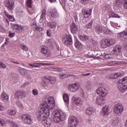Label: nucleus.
Listing matches in <instances>:
<instances>
[{
	"label": "nucleus",
	"instance_id": "nucleus-1",
	"mask_svg": "<svg viewBox=\"0 0 127 127\" xmlns=\"http://www.w3.org/2000/svg\"><path fill=\"white\" fill-rule=\"evenodd\" d=\"M54 107H55V103H52L50 100H49L48 102L44 101L40 106V111L36 113L39 121L45 122V127H49L52 124V120L48 118L50 115L49 110H53Z\"/></svg>",
	"mask_w": 127,
	"mask_h": 127
},
{
	"label": "nucleus",
	"instance_id": "nucleus-2",
	"mask_svg": "<svg viewBox=\"0 0 127 127\" xmlns=\"http://www.w3.org/2000/svg\"><path fill=\"white\" fill-rule=\"evenodd\" d=\"M96 93L100 97H97L96 98V102L99 106H104L105 104V99L103 98H106L108 94V91L104 87H100L96 90Z\"/></svg>",
	"mask_w": 127,
	"mask_h": 127
},
{
	"label": "nucleus",
	"instance_id": "nucleus-3",
	"mask_svg": "<svg viewBox=\"0 0 127 127\" xmlns=\"http://www.w3.org/2000/svg\"><path fill=\"white\" fill-rule=\"evenodd\" d=\"M118 87L119 91L124 93L125 91L127 90V77L120 80L118 83Z\"/></svg>",
	"mask_w": 127,
	"mask_h": 127
},
{
	"label": "nucleus",
	"instance_id": "nucleus-4",
	"mask_svg": "<svg viewBox=\"0 0 127 127\" xmlns=\"http://www.w3.org/2000/svg\"><path fill=\"white\" fill-rule=\"evenodd\" d=\"M54 113V117L53 118V121L54 122H55V123L59 124L60 121H64V120L65 119V117H64V116H62V115H61V113L59 112H55Z\"/></svg>",
	"mask_w": 127,
	"mask_h": 127
},
{
	"label": "nucleus",
	"instance_id": "nucleus-5",
	"mask_svg": "<svg viewBox=\"0 0 127 127\" xmlns=\"http://www.w3.org/2000/svg\"><path fill=\"white\" fill-rule=\"evenodd\" d=\"M124 111V106L121 103H118L115 105L114 107V113L115 115H121L122 112Z\"/></svg>",
	"mask_w": 127,
	"mask_h": 127
},
{
	"label": "nucleus",
	"instance_id": "nucleus-6",
	"mask_svg": "<svg viewBox=\"0 0 127 127\" xmlns=\"http://www.w3.org/2000/svg\"><path fill=\"white\" fill-rule=\"evenodd\" d=\"M63 42L65 45H72L73 41L72 40V36L71 35H65L63 37Z\"/></svg>",
	"mask_w": 127,
	"mask_h": 127
},
{
	"label": "nucleus",
	"instance_id": "nucleus-7",
	"mask_svg": "<svg viewBox=\"0 0 127 127\" xmlns=\"http://www.w3.org/2000/svg\"><path fill=\"white\" fill-rule=\"evenodd\" d=\"M10 25H11L12 29L15 30L16 32H17V33L20 34L22 32H24V27L22 26L16 24H12L11 23H10Z\"/></svg>",
	"mask_w": 127,
	"mask_h": 127
},
{
	"label": "nucleus",
	"instance_id": "nucleus-8",
	"mask_svg": "<svg viewBox=\"0 0 127 127\" xmlns=\"http://www.w3.org/2000/svg\"><path fill=\"white\" fill-rule=\"evenodd\" d=\"M78 120L74 116L70 117L68 118L69 127H76L78 125Z\"/></svg>",
	"mask_w": 127,
	"mask_h": 127
},
{
	"label": "nucleus",
	"instance_id": "nucleus-9",
	"mask_svg": "<svg viewBox=\"0 0 127 127\" xmlns=\"http://www.w3.org/2000/svg\"><path fill=\"white\" fill-rule=\"evenodd\" d=\"M22 120L27 125H31L32 124L31 117L27 114L23 115L22 116Z\"/></svg>",
	"mask_w": 127,
	"mask_h": 127
},
{
	"label": "nucleus",
	"instance_id": "nucleus-10",
	"mask_svg": "<svg viewBox=\"0 0 127 127\" xmlns=\"http://www.w3.org/2000/svg\"><path fill=\"white\" fill-rule=\"evenodd\" d=\"M117 37L122 40H127V31H123L117 35Z\"/></svg>",
	"mask_w": 127,
	"mask_h": 127
},
{
	"label": "nucleus",
	"instance_id": "nucleus-11",
	"mask_svg": "<svg viewBox=\"0 0 127 127\" xmlns=\"http://www.w3.org/2000/svg\"><path fill=\"white\" fill-rule=\"evenodd\" d=\"M82 14L84 15V17L85 18H88L90 15H91V13H92V9H89L87 10L86 8L83 9L82 10Z\"/></svg>",
	"mask_w": 127,
	"mask_h": 127
},
{
	"label": "nucleus",
	"instance_id": "nucleus-12",
	"mask_svg": "<svg viewBox=\"0 0 127 127\" xmlns=\"http://www.w3.org/2000/svg\"><path fill=\"white\" fill-rule=\"evenodd\" d=\"M122 46L120 45H116L113 48V51H114V52H115V53H118L116 55L117 57L120 56V53H121V50H122Z\"/></svg>",
	"mask_w": 127,
	"mask_h": 127
},
{
	"label": "nucleus",
	"instance_id": "nucleus-13",
	"mask_svg": "<svg viewBox=\"0 0 127 127\" xmlns=\"http://www.w3.org/2000/svg\"><path fill=\"white\" fill-rule=\"evenodd\" d=\"M78 89H79V85L77 83H74L72 85L70 84L68 87V89L70 92H76Z\"/></svg>",
	"mask_w": 127,
	"mask_h": 127
},
{
	"label": "nucleus",
	"instance_id": "nucleus-14",
	"mask_svg": "<svg viewBox=\"0 0 127 127\" xmlns=\"http://www.w3.org/2000/svg\"><path fill=\"white\" fill-rule=\"evenodd\" d=\"M24 91L18 90L15 93V97L16 99H21L24 96Z\"/></svg>",
	"mask_w": 127,
	"mask_h": 127
},
{
	"label": "nucleus",
	"instance_id": "nucleus-15",
	"mask_svg": "<svg viewBox=\"0 0 127 127\" xmlns=\"http://www.w3.org/2000/svg\"><path fill=\"white\" fill-rule=\"evenodd\" d=\"M72 100L73 102L75 103L76 106H79L83 104V102L81 101V98L79 97H75L74 96H73L72 98Z\"/></svg>",
	"mask_w": 127,
	"mask_h": 127
},
{
	"label": "nucleus",
	"instance_id": "nucleus-16",
	"mask_svg": "<svg viewBox=\"0 0 127 127\" xmlns=\"http://www.w3.org/2000/svg\"><path fill=\"white\" fill-rule=\"evenodd\" d=\"M5 5L8 7V8H9L10 10H12V9H13V5H14V3L10 2L9 0H6L5 1Z\"/></svg>",
	"mask_w": 127,
	"mask_h": 127
},
{
	"label": "nucleus",
	"instance_id": "nucleus-17",
	"mask_svg": "<svg viewBox=\"0 0 127 127\" xmlns=\"http://www.w3.org/2000/svg\"><path fill=\"white\" fill-rule=\"evenodd\" d=\"M70 30L73 34L78 32V27L74 22H73L71 25Z\"/></svg>",
	"mask_w": 127,
	"mask_h": 127
},
{
	"label": "nucleus",
	"instance_id": "nucleus-18",
	"mask_svg": "<svg viewBox=\"0 0 127 127\" xmlns=\"http://www.w3.org/2000/svg\"><path fill=\"white\" fill-rule=\"evenodd\" d=\"M125 73L124 72H122L121 73H113L111 76H110V78L111 79H117L118 77H120V76H124Z\"/></svg>",
	"mask_w": 127,
	"mask_h": 127
},
{
	"label": "nucleus",
	"instance_id": "nucleus-19",
	"mask_svg": "<svg viewBox=\"0 0 127 127\" xmlns=\"http://www.w3.org/2000/svg\"><path fill=\"white\" fill-rule=\"evenodd\" d=\"M100 44L102 48H107V47H109V45L108 44V39H103L100 43Z\"/></svg>",
	"mask_w": 127,
	"mask_h": 127
},
{
	"label": "nucleus",
	"instance_id": "nucleus-20",
	"mask_svg": "<svg viewBox=\"0 0 127 127\" xmlns=\"http://www.w3.org/2000/svg\"><path fill=\"white\" fill-rule=\"evenodd\" d=\"M41 84L43 87L48 86V84H49V79H48V78L47 77H44L43 78Z\"/></svg>",
	"mask_w": 127,
	"mask_h": 127
},
{
	"label": "nucleus",
	"instance_id": "nucleus-21",
	"mask_svg": "<svg viewBox=\"0 0 127 127\" xmlns=\"http://www.w3.org/2000/svg\"><path fill=\"white\" fill-rule=\"evenodd\" d=\"M102 115H103V117L109 115V107L107 105L103 108Z\"/></svg>",
	"mask_w": 127,
	"mask_h": 127
},
{
	"label": "nucleus",
	"instance_id": "nucleus-22",
	"mask_svg": "<svg viewBox=\"0 0 127 127\" xmlns=\"http://www.w3.org/2000/svg\"><path fill=\"white\" fill-rule=\"evenodd\" d=\"M41 52L46 56V57H48L49 55H50V51L48 50L47 49H45V48H42L41 50Z\"/></svg>",
	"mask_w": 127,
	"mask_h": 127
},
{
	"label": "nucleus",
	"instance_id": "nucleus-23",
	"mask_svg": "<svg viewBox=\"0 0 127 127\" xmlns=\"http://www.w3.org/2000/svg\"><path fill=\"white\" fill-rule=\"evenodd\" d=\"M50 14L52 17H54L55 18L59 16V14H58L57 10L56 9H54L52 11H51Z\"/></svg>",
	"mask_w": 127,
	"mask_h": 127
},
{
	"label": "nucleus",
	"instance_id": "nucleus-24",
	"mask_svg": "<svg viewBox=\"0 0 127 127\" xmlns=\"http://www.w3.org/2000/svg\"><path fill=\"white\" fill-rule=\"evenodd\" d=\"M32 26L34 27L35 30H37V31H42L44 30L43 28L36 25V23H33Z\"/></svg>",
	"mask_w": 127,
	"mask_h": 127
},
{
	"label": "nucleus",
	"instance_id": "nucleus-25",
	"mask_svg": "<svg viewBox=\"0 0 127 127\" xmlns=\"http://www.w3.org/2000/svg\"><path fill=\"white\" fill-rule=\"evenodd\" d=\"M109 17H115L116 18H121V16L120 15L115 13L112 11H110L109 13Z\"/></svg>",
	"mask_w": 127,
	"mask_h": 127
},
{
	"label": "nucleus",
	"instance_id": "nucleus-26",
	"mask_svg": "<svg viewBox=\"0 0 127 127\" xmlns=\"http://www.w3.org/2000/svg\"><path fill=\"white\" fill-rule=\"evenodd\" d=\"M82 45L83 44H82V43L80 42V41H79L78 39H76L75 40L74 46L76 48H81Z\"/></svg>",
	"mask_w": 127,
	"mask_h": 127
},
{
	"label": "nucleus",
	"instance_id": "nucleus-27",
	"mask_svg": "<svg viewBox=\"0 0 127 127\" xmlns=\"http://www.w3.org/2000/svg\"><path fill=\"white\" fill-rule=\"evenodd\" d=\"M18 71L22 76H26L27 75V71L24 68H20Z\"/></svg>",
	"mask_w": 127,
	"mask_h": 127
},
{
	"label": "nucleus",
	"instance_id": "nucleus-28",
	"mask_svg": "<svg viewBox=\"0 0 127 127\" xmlns=\"http://www.w3.org/2000/svg\"><path fill=\"white\" fill-rule=\"evenodd\" d=\"M93 113H94V109H93L92 108H88L86 110V114L88 116H90V115H92Z\"/></svg>",
	"mask_w": 127,
	"mask_h": 127
},
{
	"label": "nucleus",
	"instance_id": "nucleus-29",
	"mask_svg": "<svg viewBox=\"0 0 127 127\" xmlns=\"http://www.w3.org/2000/svg\"><path fill=\"white\" fill-rule=\"evenodd\" d=\"M63 99L64 102L67 104V105L69 104V96L67 94H64L63 95Z\"/></svg>",
	"mask_w": 127,
	"mask_h": 127
},
{
	"label": "nucleus",
	"instance_id": "nucleus-30",
	"mask_svg": "<svg viewBox=\"0 0 127 127\" xmlns=\"http://www.w3.org/2000/svg\"><path fill=\"white\" fill-rule=\"evenodd\" d=\"M107 42L108 46H111V45H114V44H116V40L114 39H107Z\"/></svg>",
	"mask_w": 127,
	"mask_h": 127
},
{
	"label": "nucleus",
	"instance_id": "nucleus-31",
	"mask_svg": "<svg viewBox=\"0 0 127 127\" xmlns=\"http://www.w3.org/2000/svg\"><path fill=\"white\" fill-rule=\"evenodd\" d=\"M122 3H123V1L122 0H116L115 5L117 7H121V6H122Z\"/></svg>",
	"mask_w": 127,
	"mask_h": 127
},
{
	"label": "nucleus",
	"instance_id": "nucleus-32",
	"mask_svg": "<svg viewBox=\"0 0 127 127\" xmlns=\"http://www.w3.org/2000/svg\"><path fill=\"white\" fill-rule=\"evenodd\" d=\"M7 123L9 124L13 127H18V125L15 123V122L10 121L9 120H7Z\"/></svg>",
	"mask_w": 127,
	"mask_h": 127
},
{
	"label": "nucleus",
	"instance_id": "nucleus-33",
	"mask_svg": "<svg viewBox=\"0 0 127 127\" xmlns=\"http://www.w3.org/2000/svg\"><path fill=\"white\" fill-rule=\"evenodd\" d=\"M48 26L50 28H56V22H51L48 23Z\"/></svg>",
	"mask_w": 127,
	"mask_h": 127
},
{
	"label": "nucleus",
	"instance_id": "nucleus-34",
	"mask_svg": "<svg viewBox=\"0 0 127 127\" xmlns=\"http://www.w3.org/2000/svg\"><path fill=\"white\" fill-rule=\"evenodd\" d=\"M59 1L64 9H65V8H66V2H67V0H59Z\"/></svg>",
	"mask_w": 127,
	"mask_h": 127
},
{
	"label": "nucleus",
	"instance_id": "nucleus-35",
	"mask_svg": "<svg viewBox=\"0 0 127 127\" xmlns=\"http://www.w3.org/2000/svg\"><path fill=\"white\" fill-rule=\"evenodd\" d=\"M2 98L5 101H8V96L4 92L1 93Z\"/></svg>",
	"mask_w": 127,
	"mask_h": 127
},
{
	"label": "nucleus",
	"instance_id": "nucleus-36",
	"mask_svg": "<svg viewBox=\"0 0 127 127\" xmlns=\"http://www.w3.org/2000/svg\"><path fill=\"white\" fill-rule=\"evenodd\" d=\"M95 29L98 34H101L102 33V31H103L102 27H101L100 26H97V27H96Z\"/></svg>",
	"mask_w": 127,
	"mask_h": 127
},
{
	"label": "nucleus",
	"instance_id": "nucleus-37",
	"mask_svg": "<svg viewBox=\"0 0 127 127\" xmlns=\"http://www.w3.org/2000/svg\"><path fill=\"white\" fill-rule=\"evenodd\" d=\"M48 80H49V84H54L56 82L55 77H48Z\"/></svg>",
	"mask_w": 127,
	"mask_h": 127
},
{
	"label": "nucleus",
	"instance_id": "nucleus-38",
	"mask_svg": "<svg viewBox=\"0 0 127 127\" xmlns=\"http://www.w3.org/2000/svg\"><path fill=\"white\" fill-rule=\"evenodd\" d=\"M79 38L80 40H82L83 41H86V40L89 39V37L88 36L83 35L79 36Z\"/></svg>",
	"mask_w": 127,
	"mask_h": 127
},
{
	"label": "nucleus",
	"instance_id": "nucleus-39",
	"mask_svg": "<svg viewBox=\"0 0 127 127\" xmlns=\"http://www.w3.org/2000/svg\"><path fill=\"white\" fill-rule=\"evenodd\" d=\"M45 15H46V10L44 9L42 12L40 19H45Z\"/></svg>",
	"mask_w": 127,
	"mask_h": 127
},
{
	"label": "nucleus",
	"instance_id": "nucleus-40",
	"mask_svg": "<svg viewBox=\"0 0 127 127\" xmlns=\"http://www.w3.org/2000/svg\"><path fill=\"white\" fill-rule=\"evenodd\" d=\"M29 65L31 66L32 68H40V64H29Z\"/></svg>",
	"mask_w": 127,
	"mask_h": 127
},
{
	"label": "nucleus",
	"instance_id": "nucleus-41",
	"mask_svg": "<svg viewBox=\"0 0 127 127\" xmlns=\"http://www.w3.org/2000/svg\"><path fill=\"white\" fill-rule=\"evenodd\" d=\"M15 114H16V111H15L10 110H8V115H9V116H14Z\"/></svg>",
	"mask_w": 127,
	"mask_h": 127
},
{
	"label": "nucleus",
	"instance_id": "nucleus-42",
	"mask_svg": "<svg viewBox=\"0 0 127 127\" xmlns=\"http://www.w3.org/2000/svg\"><path fill=\"white\" fill-rule=\"evenodd\" d=\"M103 58H105V59H110V58H112V55L111 54H104L103 55Z\"/></svg>",
	"mask_w": 127,
	"mask_h": 127
},
{
	"label": "nucleus",
	"instance_id": "nucleus-43",
	"mask_svg": "<svg viewBox=\"0 0 127 127\" xmlns=\"http://www.w3.org/2000/svg\"><path fill=\"white\" fill-rule=\"evenodd\" d=\"M117 64V62L112 61L107 64L108 66H115Z\"/></svg>",
	"mask_w": 127,
	"mask_h": 127
},
{
	"label": "nucleus",
	"instance_id": "nucleus-44",
	"mask_svg": "<svg viewBox=\"0 0 127 127\" xmlns=\"http://www.w3.org/2000/svg\"><path fill=\"white\" fill-rule=\"evenodd\" d=\"M32 0H27V5L28 6V7H32Z\"/></svg>",
	"mask_w": 127,
	"mask_h": 127
},
{
	"label": "nucleus",
	"instance_id": "nucleus-45",
	"mask_svg": "<svg viewBox=\"0 0 127 127\" xmlns=\"http://www.w3.org/2000/svg\"><path fill=\"white\" fill-rule=\"evenodd\" d=\"M86 88L88 90H90L91 88H92V86H91V82L88 81L86 83Z\"/></svg>",
	"mask_w": 127,
	"mask_h": 127
},
{
	"label": "nucleus",
	"instance_id": "nucleus-46",
	"mask_svg": "<svg viewBox=\"0 0 127 127\" xmlns=\"http://www.w3.org/2000/svg\"><path fill=\"white\" fill-rule=\"evenodd\" d=\"M21 47L23 50H25V51H27L28 50V48H27V47L25 45L21 44Z\"/></svg>",
	"mask_w": 127,
	"mask_h": 127
},
{
	"label": "nucleus",
	"instance_id": "nucleus-47",
	"mask_svg": "<svg viewBox=\"0 0 127 127\" xmlns=\"http://www.w3.org/2000/svg\"><path fill=\"white\" fill-rule=\"evenodd\" d=\"M91 41L93 46H97V45H98V42L97 41H96L94 39H92Z\"/></svg>",
	"mask_w": 127,
	"mask_h": 127
},
{
	"label": "nucleus",
	"instance_id": "nucleus-48",
	"mask_svg": "<svg viewBox=\"0 0 127 127\" xmlns=\"http://www.w3.org/2000/svg\"><path fill=\"white\" fill-rule=\"evenodd\" d=\"M7 17L9 19L10 21H14V17H13V16L9 15Z\"/></svg>",
	"mask_w": 127,
	"mask_h": 127
},
{
	"label": "nucleus",
	"instance_id": "nucleus-49",
	"mask_svg": "<svg viewBox=\"0 0 127 127\" xmlns=\"http://www.w3.org/2000/svg\"><path fill=\"white\" fill-rule=\"evenodd\" d=\"M92 24H93V22H89L88 24H87L86 25V28H91L92 27Z\"/></svg>",
	"mask_w": 127,
	"mask_h": 127
},
{
	"label": "nucleus",
	"instance_id": "nucleus-50",
	"mask_svg": "<svg viewBox=\"0 0 127 127\" xmlns=\"http://www.w3.org/2000/svg\"><path fill=\"white\" fill-rule=\"evenodd\" d=\"M0 124L1 125L2 127H3L4 125L5 124V122L4 120L2 119H0Z\"/></svg>",
	"mask_w": 127,
	"mask_h": 127
},
{
	"label": "nucleus",
	"instance_id": "nucleus-51",
	"mask_svg": "<svg viewBox=\"0 0 127 127\" xmlns=\"http://www.w3.org/2000/svg\"><path fill=\"white\" fill-rule=\"evenodd\" d=\"M0 67H2V68L5 69V68H6V65H5L3 63L0 62Z\"/></svg>",
	"mask_w": 127,
	"mask_h": 127
},
{
	"label": "nucleus",
	"instance_id": "nucleus-52",
	"mask_svg": "<svg viewBox=\"0 0 127 127\" xmlns=\"http://www.w3.org/2000/svg\"><path fill=\"white\" fill-rule=\"evenodd\" d=\"M33 94L34 95V96H37V95H38V91L36 89H33L32 90Z\"/></svg>",
	"mask_w": 127,
	"mask_h": 127
},
{
	"label": "nucleus",
	"instance_id": "nucleus-53",
	"mask_svg": "<svg viewBox=\"0 0 127 127\" xmlns=\"http://www.w3.org/2000/svg\"><path fill=\"white\" fill-rule=\"evenodd\" d=\"M89 2V0H81V3L83 4H87Z\"/></svg>",
	"mask_w": 127,
	"mask_h": 127
},
{
	"label": "nucleus",
	"instance_id": "nucleus-54",
	"mask_svg": "<svg viewBox=\"0 0 127 127\" xmlns=\"http://www.w3.org/2000/svg\"><path fill=\"white\" fill-rule=\"evenodd\" d=\"M15 33H11L10 31L9 32V37L12 38L13 36H15Z\"/></svg>",
	"mask_w": 127,
	"mask_h": 127
},
{
	"label": "nucleus",
	"instance_id": "nucleus-55",
	"mask_svg": "<svg viewBox=\"0 0 127 127\" xmlns=\"http://www.w3.org/2000/svg\"><path fill=\"white\" fill-rule=\"evenodd\" d=\"M56 70L57 72H62L63 69H62L61 67H57L56 68Z\"/></svg>",
	"mask_w": 127,
	"mask_h": 127
},
{
	"label": "nucleus",
	"instance_id": "nucleus-56",
	"mask_svg": "<svg viewBox=\"0 0 127 127\" xmlns=\"http://www.w3.org/2000/svg\"><path fill=\"white\" fill-rule=\"evenodd\" d=\"M124 8H125L126 9H127V0H125L124 1Z\"/></svg>",
	"mask_w": 127,
	"mask_h": 127
},
{
	"label": "nucleus",
	"instance_id": "nucleus-57",
	"mask_svg": "<svg viewBox=\"0 0 127 127\" xmlns=\"http://www.w3.org/2000/svg\"><path fill=\"white\" fill-rule=\"evenodd\" d=\"M39 64H40V66L41 65H42V66H47V65H49V64L45 63H40Z\"/></svg>",
	"mask_w": 127,
	"mask_h": 127
},
{
	"label": "nucleus",
	"instance_id": "nucleus-58",
	"mask_svg": "<svg viewBox=\"0 0 127 127\" xmlns=\"http://www.w3.org/2000/svg\"><path fill=\"white\" fill-rule=\"evenodd\" d=\"M29 85V83H28V82H25L24 83H23L22 85H21V87L22 88H25V86H27Z\"/></svg>",
	"mask_w": 127,
	"mask_h": 127
},
{
	"label": "nucleus",
	"instance_id": "nucleus-59",
	"mask_svg": "<svg viewBox=\"0 0 127 127\" xmlns=\"http://www.w3.org/2000/svg\"><path fill=\"white\" fill-rule=\"evenodd\" d=\"M0 32H4V28H3V27L1 26L0 25Z\"/></svg>",
	"mask_w": 127,
	"mask_h": 127
},
{
	"label": "nucleus",
	"instance_id": "nucleus-60",
	"mask_svg": "<svg viewBox=\"0 0 127 127\" xmlns=\"http://www.w3.org/2000/svg\"><path fill=\"white\" fill-rule=\"evenodd\" d=\"M5 23H6V26H9V21L7 19H6L5 20Z\"/></svg>",
	"mask_w": 127,
	"mask_h": 127
},
{
	"label": "nucleus",
	"instance_id": "nucleus-61",
	"mask_svg": "<svg viewBox=\"0 0 127 127\" xmlns=\"http://www.w3.org/2000/svg\"><path fill=\"white\" fill-rule=\"evenodd\" d=\"M74 20L75 22L77 23V22H79V21L78 20V16H74Z\"/></svg>",
	"mask_w": 127,
	"mask_h": 127
},
{
	"label": "nucleus",
	"instance_id": "nucleus-62",
	"mask_svg": "<svg viewBox=\"0 0 127 127\" xmlns=\"http://www.w3.org/2000/svg\"><path fill=\"white\" fill-rule=\"evenodd\" d=\"M47 34L48 36H49V37H50V36H51V34L50 33V31H49V30L47 31Z\"/></svg>",
	"mask_w": 127,
	"mask_h": 127
},
{
	"label": "nucleus",
	"instance_id": "nucleus-63",
	"mask_svg": "<svg viewBox=\"0 0 127 127\" xmlns=\"http://www.w3.org/2000/svg\"><path fill=\"white\" fill-rule=\"evenodd\" d=\"M4 13L5 16H6V17L9 16V15H8V12H6V11H5V10L4 11Z\"/></svg>",
	"mask_w": 127,
	"mask_h": 127
},
{
	"label": "nucleus",
	"instance_id": "nucleus-64",
	"mask_svg": "<svg viewBox=\"0 0 127 127\" xmlns=\"http://www.w3.org/2000/svg\"><path fill=\"white\" fill-rule=\"evenodd\" d=\"M64 76H66V75H64V74L60 75V78L61 79H64V78H65Z\"/></svg>",
	"mask_w": 127,
	"mask_h": 127
}]
</instances>
